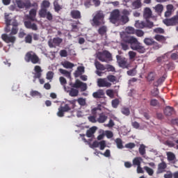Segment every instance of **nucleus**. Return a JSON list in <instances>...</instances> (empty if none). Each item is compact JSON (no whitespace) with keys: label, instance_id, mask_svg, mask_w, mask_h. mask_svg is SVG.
Wrapping results in <instances>:
<instances>
[{"label":"nucleus","instance_id":"52","mask_svg":"<svg viewBox=\"0 0 178 178\" xmlns=\"http://www.w3.org/2000/svg\"><path fill=\"white\" fill-rule=\"evenodd\" d=\"M62 38L57 37V38H53V42L54 44H55L56 45H60V44H62Z\"/></svg>","mask_w":178,"mask_h":178},{"label":"nucleus","instance_id":"32","mask_svg":"<svg viewBox=\"0 0 178 178\" xmlns=\"http://www.w3.org/2000/svg\"><path fill=\"white\" fill-rule=\"evenodd\" d=\"M154 40L158 41L159 42H165L166 41V38L162 35H156L154 36Z\"/></svg>","mask_w":178,"mask_h":178},{"label":"nucleus","instance_id":"44","mask_svg":"<svg viewBox=\"0 0 178 178\" xmlns=\"http://www.w3.org/2000/svg\"><path fill=\"white\" fill-rule=\"evenodd\" d=\"M106 95H108V97H109L111 99L115 98V92L112 89H108L106 91Z\"/></svg>","mask_w":178,"mask_h":178},{"label":"nucleus","instance_id":"58","mask_svg":"<svg viewBox=\"0 0 178 178\" xmlns=\"http://www.w3.org/2000/svg\"><path fill=\"white\" fill-rule=\"evenodd\" d=\"M135 34L137 37H143L144 36V31L140 29L135 30Z\"/></svg>","mask_w":178,"mask_h":178},{"label":"nucleus","instance_id":"57","mask_svg":"<svg viewBox=\"0 0 178 178\" xmlns=\"http://www.w3.org/2000/svg\"><path fill=\"white\" fill-rule=\"evenodd\" d=\"M154 33L157 34H163L165 33V30L162 28H156L154 29Z\"/></svg>","mask_w":178,"mask_h":178},{"label":"nucleus","instance_id":"20","mask_svg":"<svg viewBox=\"0 0 178 178\" xmlns=\"http://www.w3.org/2000/svg\"><path fill=\"white\" fill-rule=\"evenodd\" d=\"M70 16L72 19H81V13L79 10H72L70 12Z\"/></svg>","mask_w":178,"mask_h":178},{"label":"nucleus","instance_id":"56","mask_svg":"<svg viewBox=\"0 0 178 178\" xmlns=\"http://www.w3.org/2000/svg\"><path fill=\"white\" fill-rule=\"evenodd\" d=\"M99 145L100 146V150L104 151L105 149V147H106V141L102 140L99 142Z\"/></svg>","mask_w":178,"mask_h":178},{"label":"nucleus","instance_id":"18","mask_svg":"<svg viewBox=\"0 0 178 178\" xmlns=\"http://www.w3.org/2000/svg\"><path fill=\"white\" fill-rule=\"evenodd\" d=\"M93 98L96 99H100L101 98H105V92L102 89H99L97 91L92 93Z\"/></svg>","mask_w":178,"mask_h":178},{"label":"nucleus","instance_id":"29","mask_svg":"<svg viewBox=\"0 0 178 178\" xmlns=\"http://www.w3.org/2000/svg\"><path fill=\"white\" fill-rule=\"evenodd\" d=\"M97 131V127H91L90 129H88L86 131V136L87 137H92V135L94 134V133H95V131Z\"/></svg>","mask_w":178,"mask_h":178},{"label":"nucleus","instance_id":"5","mask_svg":"<svg viewBox=\"0 0 178 178\" xmlns=\"http://www.w3.org/2000/svg\"><path fill=\"white\" fill-rule=\"evenodd\" d=\"M4 19L6 24V27L5 28V31L6 33H10V26H13V27H17V26H19L17 20H16L15 18H10V17H9V14L8 13H5Z\"/></svg>","mask_w":178,"mask_h":178},{"label":"nucleus","instance_id":"45","mask_svg":"<svg viewBox=\"0 0 178 178\" xmlns=\"http://www.w3.org/2000/svg\"><path fill=\"white\" fill-rule=\"evenodd\" d=\"M77 24H79V21L76 22V24L74 23L71 24L72 31L74 33H77V31H79V26H77Z\"/></svg>","mask_w":178,"mask_h":178},{"label":"nucleus","instance_id":"26","mask_svg":"<svg viewBox=\"0 0 178 178\" xmlns=\"http://www.w3.org/2000/svg\"><path fill=\"white\" fill-rule=\"evenodd\" d=\"M95 66L97 70H100L101 72H104V70H106V65H104L102 63H100L99 61H95Z\"/></svg>","mask_w":178,"mask_h":178},{"label":"nucleus","instance_id":"49","mask_svg":"<svg viewBox=\"0 0 178 178\" xmlns=\"http://www.w3.org/2000/svg\"><path fill=\"white\" fill-rule=\"evenodd\" d=\"M25 42L26 44H31L33 42V36L31 35V34H28L25 37Z\"/></svg>","mask_w":178,"mask_h":178},{"label":"nucleus","instance_id":"22","mask_svg":"<svg viewBox=\"0 0 178 178\" xmlns=\"http://www.w3.org/2000/svg\"><path fill=\"white\" fill-rule=\"evenodd\" d=\"M166 163L165 161H163L158 165V169H157V173H163L165 172V169L167 168Z\"/></svg>","mask_w":178,"mask_h":178},{"label":"nucleus","instance_id":"28","mask_svg":"<svg viewBox=\"0 0 178 178\" xmlns=\"http://www.w3.org/2000/svg\"><path fill=\"white\" fill-rule=\"evenodd\" d=\"M61 65L65 69H73V67H74V64L69 61H64L63 63H61Z\"/></svg>","mask_w":178,"mask_h":178},{"label":"nucleus","instance_id":"4","mask_svg":"<svg viewBox=\"0 0 178 178\" xmlns=\"http://www.w3.org/2000/svg\"><path fill=\"white\" fill-rule=\"evenodd\" d=\"M75 102L76 101L74 100L70 101V104H71L72 106H71L70 104H66L64 106H60L58 108V111L57 112V116H58V118H63V116H65V113L70 112L72 109H74Z\"/></svg>","mask_w":178,"mask_h":178},{"label":"nucleus","instance_id":"64","mask_svg":"<svg viewBox=\"0 0 178 178\" xmlns=\"http://www.w3.org/2000/svg\"><path fill=\"white\" fill-rule=\"evenodd\" d=\"M60 56H61V58H66V56H67V51L65 49L60 50Z\"/></svg>","mask_w":178,"mask_h":178},{"label":"nucleus","instance_id":"8","mask_svg":"<svg viewBox=\"0 0 178 178\" xmlns=\"http://www.w3.org/2000/svg\"><path fill=\"white\" fill-rule=\"evenodd\" d=\"M135 27L136 29H152L154 27V22L148 19L146 22L138 20L135 22Z\"/></svg>","mask_w":178,"mask_h":178},{"label":"nucleus","instance_id":"14","mask_svg":"<svg viewBox=\"0 0 178 178\" xmlns=\"http://www.w3.org/2000/svg\"><path fill=\"white\" fill-rule=\"evenodd\" d=\"M51 6V3L48 0H44L41 3V8L39 10V13H40L42 16H44V14L47 10L48 8Z\"/></svg>","mask_w":178,"mask_h":178},{"label":"nucleus","instance_id":"10","mask_svg":"<svg viewBox=\"0 0 178 178\" xmlns=\"http://www.w3.org/2000/svg\"><path fill=\"white\" fill-rule=\"evenodd\" d=\"M119 20H120V11H119L118 9H115L111 13L110 22L113 23V24H115V23H118Z\"/></svg>","mask_w":178,"mask_h":178},{"label":"nucleus","instance_id":"19","mask_svg":"<svg viewBox=\"0 0 178 178\" xmlns=\"http://www.w3.org/2000/svg\"><path fill=\"white\" fill-rule=\"evenodd\" d=\"M92 113L93 115L88 117V120L91 122V123H97V113H98V108H95L92 110Z\"/></svg>","mask_w":178,"mask_h":178},{"label":"nucleus","instance_id":"42","mask_svg":"<svg viewBox=\"0 0 178 178\" xmlns=\"http://www.w3.org/2000/svg\"><path fill=\"white\" fill-rule=\"evenodd\" d=\"M165 76H162L161 78H159L156 82H154V86L155 87H159V86H161L162 84V83H163V81H165Z\"/></svg>","mask_w":178,"mask_h":178},{"label":"nucleus","instance_id":"15","mask_svg":"<svg viewBox=\"0 0 178 178\" xmlns=\"http://www.w3.org/2000/svg\"><path fill=\"white\" fill-rule=\"evenodd\" d=\"M1 39L4 42H6L7 44H9L11 42V44H15L16 42V37L15 36H9L6 33H3L1 35Z\"/></svg>","mask_w":178,"mask_h":178},{"label":"nucleus","instance_id":"46","mask_svg":"<svg viewBox=\"0 0 178 178\" xmlns=\"http://www.w3.org/2000/svg\"><path fill=\"white\" fill-rule=\"evenodd\" d=\"M125 31L127 34H135L136 29L134 27L128 26L126 28Z\"/></svg>","mask_w":178,"mask_h":178},{"label":"nucleus","instance_id":"62","mask_svg":"<svg viewBox=\"0 0 178 178\" xmlns=\"http://www.w3.org/2000/svg\"><path fill=\"white\" fill-rule=\"evenodd\" d=\"M105 135L107 138H112L113 137V132L112 131H106Z\"/></svg>","mask_w":178,"mask_h":178},{"label":"nucleus","instance_id":"12","mask_svg":"<svg viewBox=\"0 0 178 178\" xmlns=\"http://www.w3.org/2000/svg\"><path fill=\"white\" fill-rule=\"evenodd\" d=\"M163 23L165 24V26H177L178 24V15H176L172 17L170 19H165L163 20Z\"/></svg>","mask_w":178,"mask_h":178},{"label":"nucleus","instance_id":"27","mask_svg":"<svg viewBox=\"0 0 178 178\" xmlns=\"http://www.w3.org/2000/svg\"><path fill=\"white\" fill-rule=\"evenodd\" d=\"M144 18L145 19H149L151 16H152V11L149 8H146L144 11Z\"/></svg>","mask_w":178,"mask_h":178},{"label":"nucleus","instance_id":"43","mask_svg":"<svg viewBox=\"0 0 178 178\" xmlns=\"http://www.w3.org/2000/svg\"><path fill=\"white\" fill-rule=\"evenodd\" d=\"M106 79L108 81H110V83H116L118 79L116 78L115 76L114 75H108L106 76Z\"/></svg>","mask_w":178,"mask_h":178},{"label":"nucleus","instance_id":"48","mask_svg":"<svg viewBox=\"0 0 178 178\" xmlns=\"http://www.w3.org/2000/svg\"><path fill=\"white\" fill-rule=\"evenodd\" d=\"M155 72H149L147 75L148 81H154V80H155Z\"/></svg>","mask_w":178,"mask_h":178},{"label":"nucleus","instance_id":"35","mask_svg":"<svg viewBox=\"0 0 178 178\" xmlns=\"http://www.w3.org/2000/svg\"><path fill=\"white\" fill-rule=\"evenodd\" d=\"M117 148H119V149H122L123 148V141L120 139V138H118L115 140Z\"/></svg>","mask_w":178,"mask_h":178},{"label":"nucleus","instance_id":"31","mask_svg":"<svg viewBox=\"0 0 178 178\" xmlns=\"http://www.w3.org/2000/svg\"><path fill=\"white\" fill-rule=\"evenodd\" d=\"M70 97H77L79 95V90L74 88H72L69 91Z\"/></svg>","mask_w":178,"mask_h":178},{"label":"nucleus","instance_id":"2","mask_svg":"<svg viewBox=\"0 0 178 178\" xmlns=\"http://www.w3.org/2000/svg\"><path fill=\"white\" fill-rule=\"evenodd\" d=\"M121 37L124 42H126L127 44H130V47L133 49V51H136L139 54H144L145 52V47L141 45V43L138 42V40H137V38L133 36H129L126 33L122 34Z\"/></svg>","mask_w":178,"mask_h":178},{"label":"nucleus","instance_id":"30","mask_svg":"<svg viewBox=\"0 0 178 178\" xmlns=\"http://www.w3.org/2000/svg\"><path fill=\"white\" fill-rule=\"evenodd\" d=\"M142 160L141 157H136L133 159L132 163L134 166H141Z\"/></svg>","mask_w":178,"mask_h":178},{"label":"nucleus","instance_id":"33","mask_svg":"<svg viewBox=\"0 0 178 178\" xmlns=\"http://www.w3.org/2000/svg\"><path fill=\"white\" fill-rule=\"evenodd\" d=\"M121 113L125 116H129V115H130V108H129V107L123 106L121 108Z\"/></svg>","mask_w":178,"mask_h":178},{"label":"nucleus","instance_id":"60","mask_svg":"<svg viewBox=\"0 0 178 178\" xmlns=\"http://www.w3.org/2000/svg\"><path fill=\"white\" fill-rule=\"evenodd\" d=\"M18 31L19 29H17V26H13L10 34V35H15Z\"/></svg>","mask_w":178,"mask_h":178},{"label":"nucleus","instance_id":"38","mask_svg":"<svg viewBox=\"0 0 178 178\" xmlns=\"http://www.w3.org/2000/svg\"><path fill=\"white\" fill-rule=\"evenodd\" d=\"M83 82L79 79H76L75 83L72 85V88H80Z\"/></svg>","mask_w":178,"mask_h":178},{"label":"nucleus","instance_id":"53","mask_svg":"<svg viewBox=\"0 0 178 178\" xmlns=\"http://www.w3.org/2000/svg\"><path fill=\"white\" fill-rule=\"evenodd\" d=\"M129 57L130 60H133V59H134V58H136V56H137V53H136L135 51H129L128 53Z\"/></svg>","mask_w":178,"mask_h":178},{"label":"nucleus","instance_id":"24","mask_svg":"<svg viewBox=\"0 0 178 178\" xmlns=\"http://www.w3.org/2000/svg\"><path fill=\"white\" fill-rule=\"evenodd\" d=\"M106 120H108V115H106L105 113L99 114V118H97L98 123H105Z\"/></svg>","mask_w":178,"mask_h":178},{"label":"nucleus","instance_id":"54","mask_svg":"<svg viewBox=\"0 0 178 178\" xmlns=\"http://www.w3.org/2000/svg\"><path fill=\"white\" fill-rule=\"evenodd\" d=\"M30 95L31 97H41V93L37 90H31Z\"/></svg>","mask_w":178,"mask_h":178},{"label":"nucleus","instance_id":"59","mask_svg":"<svg viewBox=\"0 0 178 178\" xmlns=\"http://www.w3.org/2000/svg\"><path fill=\"white\" fill-rule=\"evenodd\" d=\"M153 46V49H159V48H161L162 45L159 44L158 42H156L155 40L152 44Z\"/></svg>","mask_w":178,"mask_h":178},{"label":"nucleus","instance_id":"21","mask_svg":"<svg viewBox=\"0 0 178 178\" xmlns=\"http://www.w3.org/2000/svg\"><path fill=\"white\" fill-rule=\"evenodd\" d=\"M39 16L43 18L46 17V19L49 20V22H52V20L54 19V15H52V13H51V12L48 10H46L43 15H41V13H39Z\"/></svg>","mask_w":178,"mask_h":178},{"label":"nucleus","instance_id":"50","mask_svg":"<svg viewBox=\"0 0 178 178\" xmlns=\"http://www.w3.org/2000/svg\"><path fill=\"white\" fill-rule=\"evenodd\" d=\"M168 160V161H175L176 159V156L172 152H168L167 153Z\"/></svg>","mask_w":178,"mask_h":178},{"label":"nucleus","instance_id":"41","mask_svg":"<svg viewBox=\"0 0 178 178\" xmlns=\"http://www.w3.org/2000/svg\"><path fill=\"white\" fill-rule=\"evenodd\" d=\"M144 170L149 175V176L154 175V170L148 166H145L143 168Z\"/></svg>","mask_w":178,"mask_h":178},{"label":"nucleus","instance_id":"16","mask_svg":"<svg viewBox=\"0 0 178 178\" xmlns=\"http://www.w3.org/2000/svg\"><path fill=\"white\" fill-rule=\"evenodd\" d=\"M97 86L98 87H106L107 88H109V87L112 86V83L106 81V79L105 78H100L97 80Z\"/></svg>","mask_w":178,"mask_h":178},{"label":"nucleus","instance_id":"17","mask_svg":"<svg viewBox=\"0 0 178 178\" xmlns=\"http://www.w3.org/2000/svg\"><path fill=\"white\" fill-rule=\"evenodd\" d=\"M24 24L26 29L33 30V31H37V30H38V26H37V24L32 23L31 21H30V20L25 21L24 22Z\"/></svg>","mask_w":178,"mask_h":178},{"label":"nucleus","instance_id":"1","mask_svg":"<svg viewBox=\"0 0 178 178\" xmlns=\"http://www.w3.org/2000/svg\"><path fill=\"white\" fill-rule=\"evenodd\" d=\"M90 23L93 27H99L97 33L100 35L103 36L106 34V31H108V28L106 26H104L105 24V14L104 11L99 10L96 11L92 15V19L90 21Z\"/></svg>","mask_w":178,"mask_h":178},{"label":"nucleus","instance_id":"23","mask_svg":"<svg viewBox=\"0 0 178 178\" xmlns=\"http://www.w3.org/2000/svg\"><path fill=\"white\" fill-rule=\"evenodd\" d=\"M174 113L175 108H173V107L168 106L164 109V114L165 115V116H172V115Z\"/></svg>","mask_w":178,"mask_h":178},{"label":"nucleus","instance_id":"34","mask_svg":"<svg viewBox=\"0 0 178 178\" xmlns=\"http://www.w3.org/2000/svg\"><path fill=\"white\" fill-rule=\"evenodd\" d=\"M156 13L161 15L163 12V6L162 4H157L154 8Z\"/></svg>","mask_w":178,"mask_h":178},{"label":"nucleus","instance_id":"13","mask_svg":"<svg viewBox=\"0 0 178 178\" xmlns=\"http://www.w3.org/2000/svg\"><path fill=\"white\" fill-rule=\"evenodd\" d=\"M121 17H120V20L124 24H126V23H128L129 19V16H130V11L127 10V9H124L121 12Z\"/></svg>","mask_w":178,"mask_h":178},{"label":"nucleus","instance_id":"9","mask_svg":"<svg viewBox=\"0 0 178 178\" xmlns=\"http://www.w3.org/2000/svg\"><path fill=\"white\" fill-rule=\"evenodd\" d=\"M15 3L19 9H30L31 8L30 0H16Z\"/></svg>","mask_w":178,"mask_h":178},{"label":"nucleus","instance_id":"51","mask_svg":"<svg viewBox=\"0 0 178 178\" xmlns=\"http://www.w3.org/2000/svg\"><path fill=\"white\" fill-rule=\"evenodd\" d=\"M105 69L106 70H107V72H116V69L112 65H109V64L106 65Z\"/></svg>","mask_w":178,"mask_h":178},{"label":"nucleus","instance_id":"7","mask_svg":"<svg viewBox=\"0 0 178 178\" xmlns=\"http://www.w3.org/2000/svg\"><path fill=\"white\" fill-rule=\"evenodd\" d=\"M97 58L100 62H108L107 59L109 61L112 60V54L108 50H104L102 52H99Z\"/></svg>","mask_w":178,"mask_h":178},{"label":"nucleus","instance_id":"11","mask_svg":"<svg viewBox=\"0 0 178 178\" xmlns=\"http://www.w3.org/2000/svg\"><path fill=\"white\" fill-rule=\"evenodd\" d=\"M116 58L117 63L120 67H122V69H127V67H129V63H127V59H126V58L117 55Z\"/></svg>","mask_w":178,"mask_h":178},{"label":"nucleus","instance_id":"3","mask_svg":"<svg viewBox=\"0 0 178 178\" xmlns=\"http://www.w3.org/2000/svg\"><path fill=\"white\" fill-rule=\"evenodd\" d=\"M24 60L27 63H32L33 65H41V58L33 51H28L24 56Z\"/></svg>","mask_w":178,"mask_h":178},{"label":"nucleus","instance_id":"37","mask_svg":"<svg viewBox=\"0 0 178 178\" xmlns=\"http://www.w3.org/2000/svg\"><path fill=\"white\" fill-rule=\"evenodd\" d=\"M59 72H60V73H61V74H63L64 76H65V77L70 79L71 74L69 71H67L66 70H63L62 68H60Z\"/></svg>","mask_w":178,"mask_h":178},{"label":"nucleus","instance_id":"25","mask_svg":"<svg viewBox=\"0 0 178 178\" xmlns=\"http://www.w3.org/2000/svg\"><path fill=\"white\" fill-rule=\"evenodd\" d=\"M35 16H37V10L32 8L29 11V20H31V22H35Z\"/></svg>","mask_w":178,"mask_h":178},{"label":"nucleus","instance_id":"6","mask_svg":"<svg viewBox=\"0 0 178 178\" xmlns=\"http://www.w3.org/2000/svg\"><path fill=\"white\" fill-rule=\"evenodd\" d=\"M34 72L33 74V83H35V80L37 79H39V81L41 84H44L45 83V81L43 79H41V76H42V69L41 68V66L40 65H35L33 69Z\"/></svg>","mask_w":178,"mask_h":178},{"label":"nucleus","instance_id":"40","mask_svg":"<svg viewBox=\"0 0 178 178\" xmlns=\"http://www.w3.org/2000/svg\"><path fill=\"white\" fill-rule=\"evenodd\" d=\"M119 104H120V101L119 100V99H114L111 102V105L115 109H116V108L119 106Z\"/></svg>","mask_w":178,"mask_h":178},{"label":"nucleus","instance_id":"47","mask_svg":"<svg viewBox=\"0 0 178 178\" xmlns=\"http://www.w3.org/2000/svg\"><path fill=\"white\" fill-rule=\"evenodd\" d=\"M139 154L143 156V155H145L146 152H145V145H140L139 147Z\"/></svg>","mask_w":178,"mask_h":178},{"label":"nucleus","instance_id":"61","mask_svg":"<svg viewBox=\"0 0 178 178\" xmlns=\"http://www.w3.org/2000/svg\"><path fill=\"white\" fill-rule=\"evenodd\" d=\"M78 104H79V105H81V106H84V105H86V99L83 98H79L78 100Z\"/></svg>","mask_w":178,"mask_h":178},{"label":"nucleus","instance_id":"55","mask_svg":"<svg viewBox=\"0 0 178 178\" xmlns=\"http://www.w3.org/2000/svg\"><path fill=\"white\" fill-rule=\"evenodd\" d=\"M151 106H159V102L157 99H152L150 100Z\"/></svg>","mask_w":178,"mask_h":178},{"label":"nucleus","instance_id":"36","mask_svg":"<svg viewBox=\"0 0 178 178\" xmlns=\"http://www.w3.org/2000/svg\"><path fill=\"white\" fill-rule=\"evenodd\" d=\"M154 39L152 38H146L143 40V42L144 44H145V45H147V46H151L152 45V44H154Z\"/></svg>","mask_w":178,"mask_h":178},{"label":"nucleus","instance_id":"39","mask_svg":"<svg viewBox=\"0 0 178 178\" xmlns=\"http://www.w3.org/2000/svg\"><path fill=\"white\" fill-rule=\"evenodd\" d=\"M132 5L135 9H140V8L142 6L141 0H136L134 1Z\"/></svg>","mask_w":178,"mask_h":178},{"label":"nucleus","instance_id":"63","mask_svg":"<svg viewBox=\"0 0 178 178\" xmlns=\"http://www.w3.org/2000/svg\"><path fill=\"white\" fill-rule=\"evenodd\" d=\"M54 5L55 12H59V10H60V9H62V7H60V5H59V3H54Z\"/></svg>","mask_w":178,"mask_h":178}]
</instances>
